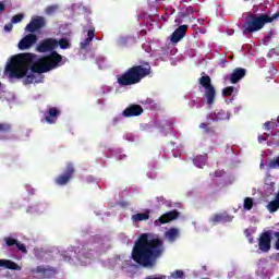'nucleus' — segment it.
Segmentation results:
<instances>
[{
	"label": "nucleus",
	"mask_w": 279,
	"mask_h": 279,
	"mask_svg": "<svg viewBox=\"0 0 279 279\" xmlns=\"http://www.w3.org/2000/svg\"><path fill=\"white\" fill-rule=\"evenodd\" d=\"M38 56L32 52L19 53L11 58L10 63L5 66L7 73L11 80H23L25 75L29 72L38 73H49L53 69H58L62 63V54L58 51H52L51 53L44 56L36 60Z\"/></svg>",
	"instance_id": "1"
},
{
	"label": "nucleus",
	"mask_w": 279,
	"mask_h": 279,
	"mask_svg": "<svg viewBox=\"0 0 279 279\" xmlns=\"http://www.w3.org/2000/svg\"><path fill=\"white\" fill-rule=\"evenodd\" d=\"M162 254L165 242L160 238L150 239L149 233H142L134 242L131 256L141 267H154Z\"/></svg>",
	"instance_id": "2"
},
{
	"label": "nucleus",
	"mask_w": 279,
	"mask_h": 279,
	"mask_svg": "<svg viewBox=\"0 0 279 279\" xmlns=\"http://www.w3.org/2000/svg\"><path fill=\"white\" fill-rule=\"evenodd\" d=\"M147 75H151V65L147 61H141L138 65H133L122 75H118L117 80L120 86H134V84H141Z\"/></svg>",
	"instance_id": "3"
},
{
	"label": "nucleus",
	"mask_w": 279,
	"mask_h": 279,
	"mask_svg": "<svg viewBox=\"0 0 279 279\" xmlns=\"http://www.w3.org/2000/svg\"><path fill=\"white\" fill-rule=\"evenodd\" d=\"M279 12L272 14L270 16L267 13L254 14L250 12L245 16V23L242 25V32L244 35L255 34V32H260L267 23H274V21H278Z\"/></svg>",
	"instance_id": "4"
},
{
	"label": "nucleus",
	"mask_w": 279,
	"mask_h": 279,
	"mask_svg": "<svg viewBox=\"0 0 279 279\" xmlns=\"http://www.w3.org/2000/svg\"><path fill=\"white\" fill-rule=\"evenodd\" d=\"M198 84L205 88L204 97L207 101L208 106H213L215 104V99L217 97V90L215 89V86L213 85V80L208 75H203Z\"/></svg>",
	"instance_id": "5"
},
{
	"label": "nucleus",
	"mask_w": 279,
	"mask_h": 279,
	"mask_svg": "<svg viewBox=\"0 0 279 279\" xmlns=\"http://www.w3.org/2000/svg\"><path fill=\"white\" fill-rule=\"evenodd\" d=\"M74 175H75V166L73 165V162H68L63 173L59 174L54 179V183L58 186H66V184H69V182L73 180Z\"/></svg>",
	"instance_id": "6"
},
{
	"label": "nucleus",
	"mask_w": 279,
	"mask_h": 279,
	"mask_svg": "<svg viewBox=\"0 0 279 279\" xmlns=\"http://www.w3.org/2000/svg\"><path fill=\"white\" fill-rule=\"evenodd\" d=\"M44 27H47V19L41 15H35L25 26V32H28L29 34H36V32H40V29H44Z\"/></svg>",
	"instance_id": "7"
},
{
	"label": "nucleus",
	"mask_w": 279,
	"mask_h": 279,
	"mask_svg": "<svg viewBox=\"0 0 279 279\" xmlns=\"http://www.w3.org/2000/svg\"><path fill=\"white\" fill-rule=\"evenodd\" d=\"M56 49H58V39H56V38L43 39L37 45L38 53H47L49 51L53 52V51H56Z\"/></svg>",
	"instance_id": "8"
},
{
	"label": "nucleus",
	"mask_w": 279,
	"mask_h": 279,
	"mask_svg": "<svg viewBox=\"0 0 279 279\" xmlns=\"http://www.w3.org/2000/svg\"><path fill=\"white\" fill-rule=\"evenodd\" d=\"M36 43H38V36H36L34 33H31L20 40L17 47L21 51H25L27 49H32Z\"/></svg>",
	"instance_id": "9"
},
{
	"label": "nucleus",
	"mask_w": 279,
	"mask_h": 279,
	"mask_svg": "<svg viewBox=\"0 0 279 279\" xmlns=\"http://www.w3.org/2000/svg\"><path fill=\"white\" fill-rule=\"evenodd\" d=\"M180 217V211L177 209L170 210L159 217L157 220L154 221V226H163L165 223H169L170 221H175Z\"/></svg>",
	"instance_id": "10"
},
{
	"label": "nucleus",
	"mask_w": 279,
	"mask_h": 279,
	"mask_svg": "<svg viewBox=\"0 0 279 279\" xmlns=\"http://www.w3.org/2000/svg\"><path fill=\"white\" fill-rule=\"evenodd\" d=\"M258 247L260 252L267 253L271 250V231L263 232L259 235Z\"/></svg>",
	"instance_id": "11"
},
{
	"label": "nucleus",
	"mask_w": 279,
	"mask_h": 279,
	"mask_svg": "<svg viewBox=\"0 0 279 279\" xmlns=\"http://www.w3.org/2000/svg\"><path fill=\"white\" fill-rule=\"evenodd\" d=\"M31 274L34 276L36 274H40L43 278H53L58 270L51 266H37L36 268L31 269Z\"/></svg>",
	"instance_id": "12"
},
{
	"label": "nucleus",
	"mask_w": 279,
	"mask_h": 279,
	"mask_svg": "<svg viewBox=\"0 0 279 279\" xmlns=\"http://www.w3.org/2000/svg\"><path fill=\"white\" fill-rule=\"evenodd\" d=\"M195 11L193 10V7H187L185 9V12H179L178 17L175 19L177 25H180V23L183 22V19H187V23H193L195 21Z\"/></svg>",
	"instance_id": "13"
},
{
	"label": "nucleus",
	"mask_w": 279,
	"mask_h": 279,
	"mask_svg": "<svg viewBox=\"0 0 279 279\" xmlns=\"http://www.w3.org/2000/svg\"><path fill=\"white\" fill-rule=\"evenodd\" d=\"M186 32H189V25H181L179 26L171 35V43L173 45H178L184 36H186Z\"/></svg>",
	"instance_id": "14"
},
{
	"label": "nucleus",
	"mask_w": 279,
	"mask_h": 279,
	"mask_svg": "<svg viewBox=\"0 0 279 279\" xmlns=\"http://www.w3.org/2000/svg\"><path fill=\"white\" fill-rule=\"evenodd\" d=\"M143 114V107L141 105H131L123 112L122 117L130 119V117H141Z\"/></svg>",
	"instance_id": "15"
},
{
	"label": "nucleus",
	"mask_w": 279,
	"mask_h": 279,
	"mask_svg": "<svg viewBox=\"0 0 279 279\" xmlns=\"http://www.w3.org/2000/svg\"><path fill=\"white\" fill-rule=\"evenodd\" d=\"M247 70L243 68H235L230 74L229 81L231 84H239L245 77Z\"/></svg>",
	"instance_id": "16"
},
{
	"label": "nucleus",
	"mask_w": 279,
	"mask_h": 279,
	"mask_svg": "<svg viewBox=\"0 0 279 279\" xmlns=\"http://www.w3.org/2000/svg\"><path fill=\"white\" fill-rule=\"evenodd\" d=\"M58 117H60V109L51 107L46 112V122L49 123V125H53V123L58 121Z\"/></svg>",
	"instance_id": "17"
},
{
	"label": "nucleus",
	"mask_w": 279,
	"mask_h": 279,
	"mask_svg": "<svg viewBox=\"0 0 279 279\" xmlns=\"http://www.w3.org/2000/svg\"><path fill=\"white\" fill-rule=\"evenodd\" d=\"M0 267H3L4 269H10L11 271H21L22 269L19 264L10 259H0Z\"/></svg>",
	"instance_id": "18"
},
{
	"label": "nucleus",
	"mask_w": 279,
	"mask_h": 279,
	"mask_svg": "<svg viewBox=\"0 0 279 279\" xmlns=\"http://www.w3.org/2000/svg\"><path fill=\"white\" fill-rule=\"evenodd\" d=\"M211 223H222V221L225 223H230V221H232V217L226 214H215L211 218H210Z\"/></svg>",
	"instance_id": "19"
},
{
	"label": "nucleus",
	"mask_w": 279,
	"mask_h": 279,
	"mask_svg": "<svg viewBox=\"0 0 279 279\" xmlns=\"http://www.w3.org/2000/svg\"><path fill=\"white\" fill-rule=\"evenodd\" d=\"M149 209H146L145 213L132 215L131 219L134 223H138L140 221H147V219H149Z\"/></svg>",
	"instance_id": "20"
},
{
	"label": "nucleus",
	"mask_w": 279,
	"mask_h": 279,
	"mask_svg": "<svg viewBox=\"0 0 279 279\" xmlns=\"http://www.w3.org/2000/svg\"><path fill=\"white\" fill-rule=\"evenodd\" d=\"M214 114L216 121H228L230 119V113L223 109H216Z\"/></svg>",
	"instance_id": "21"
},
{
	"label": "nucleus",
	"mask_w": 279,
	"mask_h": 279,
	"mask_svg": "<svg viewBox=\"0 0 279 279\" xmlns=\"http://www.w3.org/2000/svg\"><path fill=\"white\" fill-rule=\"evenodd\" d=\"M165 236L168 239V241H170V243H173V241L180 236V231L175 228H170L165 232Z\"/></svg>",
	"instance_id": "22"
},
{
	"label": "nucleus",
	"mask_w": 279,
	"mask_h": 279,
	"mask_svg": "<svg viewBox=\"0 0 279 279\" xmlns=\"http://www.w3.org/2000/svg\"><path fill=\"white\" fill-rule=\"evenodd\" d=\"M93 38H95V28H90L87 32V38H85L82 43H81V49H86V47H88V45H90V43H93Z\"/></svg>",
	"instance_id": "23"
},
{
	"label": "nucleus",
	"mask_w": 279,
	"mask_h": 279,
	"mask_svg": "<svg viewBox=\"0 0 279 279\" xmlns=\"http://www.w3.org/2000/svg\"><path fill=\"white\" fill-rule=\"evenodd\" d=\"M24 81H23V84H25V86H27V84H34V82H35V84H40V83H43V76H40L39 77V80H36V75H34V74H28L27 75V72H26V75H24Z\"/></svg>",
	"instance_id": "24"
},
{
	"label": "nucleus",
	"mask_w": 279,
	"mask_h": 279,
	"mask_svg": "<svg viewBox=\"0 0 279 279\" xmlns=\"http://www.w3.org/2000/svg\"><path fill=\"white\" fill-rule=\"evenodd\" d=\"M206 160H208V155H198L193 159V162L195 167H198V169H202L206 166Z\"/></svg>",
	"instance_id": "25"
},
{
	"label": "nucleus",
	"mask_w": 279,
	"mask_h": 279,
	"mask_svg": "<svg viewBox=\"0 0 279 279\" xmlns=\"http://www.w3.org/2000/svg\"><path fill=\"white\" fill-rule=\"evenodd\" d=\"M12 124L10 122H0V134H10Z\"/></svg>",
	"instance_id": "26"
},
{
	"label": "nucleus",
	"mask_w": 279,
	"mask_h": 279,
	"mask_svg": "<svg viewBox=\"0 0 279 279\" xmlns=\"http://www.w3.org/2000/svg\"><path fill=\"white\" fill-rule=\"evenodd\" d=\"M199 129L204 130L205 134H215V130L208 123H201Z\"/></svg>",
	"instance_id": "27"
},
{
	"label": "nucleus",
	"mask_w": 279,
	"mask_h": 279,
	"mask_svg": "<svg viewBox=\"0 0 279 279\" xmlns=\"http://www.w3.org/2000/svg\"><path fill=\"white\" fill-rule=\"evenodd\" d=\"M252 208H254V198H244V210H252Z\"/></svg>",
	"instance_id": "28"
},
{
	"label": "nucleus",
	"mask_w": 279,
	"mask_h": 279,
	"mask_svg": "<svg viewBox=\"0 0 279 279\" xmlns=\"http://www.w3.org/2000/svg\"><path fill=\"white\" fill-rule=\"evenodd\" d=\"M3 241L7 245V247H12V246L16 245V243L19 242V240H16L12 236H5V238H3Z\"/></svg>",
	"instance_id": "29"
},
{
	"label": "nucleus",
	"mask_w": 279,
	"mask_h": 279,
	"mask_svg": "<svg viewBox=\"0 0 279 279\" xmlns=\"http://www.w3.org/2000/svg\"><path fill=\"white\" fill-rule=\"evenodd\" d=\"M278 125H279L278 120L271 121V122L268 121L264 124V128H265V130L271 131V130H276V128H278Z\"/></svg>",
	"instance_id": "30"
},
{
	"label": "nucleus",
	"mask_w": 279,
	"mask_h": 279,
	"mask_svg": "<svg viewBox=\"0 0 279 279\" xmlns=\"http://www.w3.org/2000/svg\"><path fill=\"white\" fill-rule=\"evenodd\" d=\"M58 47H60L61 49H69V47H71V43H69V39L66 38H61L58 41Z\"/></svg>",
	"instance_id": "31"
},
{
	"label": "nucleus",
	"mask_w": 279,
	"mask_h": 279,
	"mask_svg": "<svg viewBox=\"0 0 279 279\" xmlns=\"http://www.w3.org/2000/svg\"><path fill=\"white\" fill-rule=\"evenodd\" d=\"M23 19H25V15H23V13L15 14L11 19V23H13V24L21 23V21H23Z\"/></svg>",
	"instance_id": "32"
},
{
	"label": "nucleus",
	"mask_w": 279,
	"mask_h": 279,
	"mask_svg": "<svg viewBox=\"0 0 279 279\" xmlns=\"http://www.w3.org/2000/svg\"><path fill=\"white\" fill-rule=\"evenodd\" d=\"M232 93H234V87L228 86L222 89V95L225 97H231Z\"/></svg>",
	"instance_id": "33"
},
{
	"label": "nucleus",
	"mask_w": 279,
	"mask_h": 279,
	"mask_svg": "<svg viewBox=\"0 0 279 279\" xmlns=\"http://www.w3.org/2000/svg\"><path fill=\"white\" fill-rule=\"evenodd\" d=\"M58 10V4L48 5L45 9L46 14L51 15Z\"/></svg>",
	"instance_id": "34"
},
{
	"label": "nucleus",
	"mask_w": 279,
	"mask_h": 279,
	"mask_svg": "<svg viewBox=\"0 0 279 279\" xmlns=\"http://www.w3.org/2000/svg\"><path fill=\"white\" fill-rule=\"evenodd\" d=\"M268 167L269 169H277V167H279V156L276 159L270 160Z\"/></svg>",
	"instance_id": "35"
},
{
	"label": "nucleus",
	"mask_w": 279,
	"mask_h": 279,
	"mask_svg": "<svg viewBox=\"0 0 279 279\" xmlns=\"http://www.w3.org/2000/svg\"><path fill=\"white\" fill-rule=\"evenodd\" d=\"M15 246L17 247V250H20V252H22V254H27V247L25 246V244L17 241Z\"/></svg>",
	"instance_id": "36"
},
{
	"label": "nucleus",
	"mask_w": 279,
	"mask_h": 279,
	"mask_svg": "<svg viewBox=\"0 0 279 279\" xmlns=\"http://www.w3.org/2000/svg\"><path fill=\"white\" fill-rule=\"evenodd\" d=\"M171 277L174 278V279L184 278V271L175 270L174 272H172Z\"/></svg>",
	"instance_id": "37"
},
{
	"label": "nucleus",
	"mask_w": 279,
	"mask_h": 279,
	"mask_svg": "<svg viewBox=\"0 0 279 279\" xmlns=\"http://www.w3.org/2000/svg\"><path fill=\"white\" fill-rule=\"evenodd\" d=\"M14 24L11 22V23H8L4 25V31L5 32H12V28L14 27L13 26Z\"/></svg>",
	"instance_id": "38"
},
{
	"label": "nucleus",
	"mask_w": 279,
	"mask_h": 279,
	"mask_svg": "<svg viewBox=\"0 0 279 279\" xmlns=\"http://www.w3.org/2000/svg\"><path fill=\"white\" fill-rule=\"evenodd\" d=\"M121 123V116H117L116 118H113L112 120V125H117Z\"/></svg>",
	"instance_id": "39"
},
{
	"label": "nucleus",
	"mask_w": 279,
	"mask_h": 279,
	"mask_svg": "<svg viewBox=\"0 0 279 279\" xmlns=\"http://www.w3.org/2000/svg\"><path fill=\"white\" fill-rule=\"evenodd\" d=\"M275 236L277 239L276 243H275V248L279 250V231L275 232Z\"/></svg>",
	"instance_id": "40"
},
{
	"label": "nucleus",
	"mask_w": 279,
	"mask_h": 279,
	"mask_svg": "<svg viewBox=\"0 0 279 279\" xmlns=\"http://www.w3.org/2000/svg\"><path fill=\"white\" fill-rule=\"evenodd\" d=\"M267 134H263L258 136V143H265V141H267Z\"/></svg>",
	"instance_id": "41"
},
{
	"label": "nucleus",
	"mask_w": 279,
	"mask_h": 279,
	"mask_svg": "<svg viewBox=\"0 0 279 279\" xmlns=\"http://www.w3.org/2000/svg\"><path fill=\"white\" fill-rule=\"evenodd\" d=\"M5 12V4L3 2H0V16Z\"/></svg>",
	"instance_id": "42"
},
{
	"label": "nucleus",
	"mask_w": 279,
	"mask_h": 279,
	"mask_svg": "<svg viewBox=\"0 0 279 279\" xmlns=\"http://www.w3.org/2000/svg\"><path fill=\"white\" fill-rule=\"evenodd\" d=\"M156 199L159 204H165L166 202L165 196H158Z\"/></svg>",
	"instance_id": "43"
},
{
	"label": "nucleus",
	"mask_w": 279,
	"mask_h": 279,
	"mask_svg": "<svg viewBox=\"0 0 279 279\" xmlns=\"http://www.w3.org/2000/svg\"><path fill=\"white\" fill-rule=\"evenodd\" d=\"M146 279H165V277H157V276L151 275V276L146 277Z\"/></svg>",
	"instance_id": "44"
},
{
	"label": "nucleus",
	"mask_w": 279,
	"mask_h": 279,
	"mask_svg": "<svg viewBox=\"0 0 279 279\" xmlns=\"http://www.w3.org/2000/svg\"><path fill=\"white\" fill-rule=\"evenodd\" d=\"M161 19L165 23H167V21H169V15H162Z\"/></svg>",
	"instance_id": "45"
},
{
	"label": "nucleus",
	"mask_w": 279,
	"mask_h": 279,
	"mask_svg": "<svg viewBox=\"0 0 279 279\" xmlns=\"http://www.w3.org/2000/svg\"><path fill=\"white\" fill-rule=\"evenodd\" d=\"M259 167H260V169H264V167H265V163H260V166H259Z\"/></svg>",
	"instance_id": "46"
},
{
	"label": "nucleus",
	"mask_w": 279,
	"mask_h": 279,
	"mask_svg": "<svg viewBox=\"0 0 279 279\" xmlns=\"http://www.w3.org/2000/svg\"><path fill=\"white\" fill-rule=\"evenodd\" d=\"M250 243H254V241H253V240H250Z\"/></svg>",
	"instance_id": "47"
},
{
	"label": "nucleus",
	"mask_w": 279,
	"mask_h": 279,
	"mask_svg": "<svg viewBox=\"0 0 279 279\" xmlns=\"http://www.w3.org/2000/svg\"><path fill=\"white\" fill-rule=\"evenodd\" d=\"M0 86H1V83H0Z\"/></svg>",
	"instance_id": "48"
},
{
	"label": "nucleus",
	"mask_w": 279,
	"mask_h": 279,
	"mask_svg": "<svg viewBox=\"0 0 279 279\" xmlns=\"http://www.w3.org/2000/svg\"><path fill=\"white\" fill-rule=\"evenodd\" d=\"M278 279H279V277H278Z\"/></svg>",
	"instance_id": "49"
}]
</instances>
